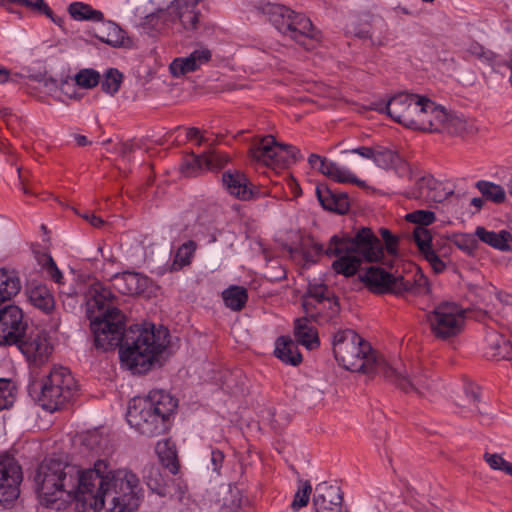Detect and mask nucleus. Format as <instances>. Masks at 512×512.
<instances>
[{
    "label": "nucleus",
    "mask_w": 512,
    "mask_h": 512,
    "mask_svg": "<svg viewBox=\"0 0 512 512\" xmlns=\"http://www.w3.org/2000/svg\"><path fill=\"white\" fill-rule=\"evenodd\" d=\"M42 502L60 509L73 501L89 503L94 512H134L143 499L144 489L131 469H113L106 460L81 470L58 460H45L35 475Z\"/></svg>",
    "instance_id": "obj_1"
},
{
    "label": "nucleus",
    "mask_w": 512,
    "mask_h": 512,
    "mask_svg": "<svg viewBox=\"0 0 512 512\" xmlns=\"http://www.w3.org/2000/svg\"><path fill=\"white\" fill-rule=\"evenodd\" d=\"M333 353L336 361L344 369L352 372L378 373L394 380L406 392L423 394V377L410 378L403 366H390L383 359H376L371 347L355 331L346 329L335 333Z\"/></svg>",
    "instance_id": "obj_2"
},
{
    "label": "nucleus",
    "mask_w": 512,
    "mask_h": 512,
    "mask_svg": "<svg viewBox=\"0 0 512 512\" xmlns=\"http://www.w3.org/2000/svg\"><path fill=\"white\" fill-rule=\"evenodd\" d=\"M311 250H302L303 259L309 263L315 261V256L325 254L336 257L332 262V270L345 277L354 276L363 261H384V247L376 235L368 228H362L354 237L346 234L333 235L327 246L311 242Z\"/></svg>",
    "instance_id": "obj_3"
},
{
    "label": "nucleus",
    "mask_w": 512,
    "mask_h": 512,
    "mask_svg": "<svg viewBox=\"0 0 512 512\" xmlns=\"http://www.w3.org/2000/svg\"><path fill=\"white\" fill-rule=\"evenodd\" d=\"M168 330L152 323L131 326L120 346L121 365L133 374H144L167 357Z\"/></svg>",
    "instance_id": "obj_4"
},
{
    "label": "nucleus",
    "mask_w": 512,
    "mask_h": 512,
    "mask_svg": "<svg viewBox=\"0 0 512 512\" xmlns=\"http://www.w3.org/2000/svg\"><path fill=\"white\" fill-rule=\"evenodd\" d=\"M176 408L177 400L172 395L163 390H153L145 397L132 399L126 418L135 431L155 436L165 431Z\"/></svg>",
    "instance_id": "obj_5"
},
{
    "label": "nucleus",
    "mask_w": 512,
    "mask_h": 512,
    "mask_svg": "<svg viewBox=\"0 0 512 512\" xmlns=\"http://www.w3.org/2000/svg\"><path fill=\"white\" fill-rule=\"evenodd\" d=\"M76 391L77 383L69 369L54 366L43 378L37 399L43 409L54 412L62 409L73 398Z\"/></svg>",
    "instance_id": "obj_6"
},
{
    "label": "nucleus",
    "mask_w": 512,
    "mask_h": 512,
    "mask_svg": "<svg viewBox=\"0 0 512 512\" xmlns=\"http://www.w3.org/2000/svg\"><path fill=\"white\" fill-rule=\"evenodd\" d=\"M199 0H151L152 8L147 19L156 17L164 24L191 30L199 20L197 4Z\"/></svg>",
    "instance_id": "obj_7"
},
{
    "label": "nucleus",
    "mask_w": 512,
    "mask_h": 512,
    "mask_svg": "<svg viewBox=\"0 0 512 512\" xmlns=\"http://www.w3.org/2000/svg\"><path fill=\"white\" fill-rule=\"evenodd\" d=\"M361 282L373 293H392L402 295L405 292L426 293L429 291L426 277L420 275L413 287L409 281L404 280L401 275H395L376 266H371L359 276Z\"/></svg>",
    "instance_id": "obj_8"
},
{
    "label": "nucleus",
    "mask_w": 512,
    "mask_h": 512,
    "mask_svg": "<svg viewBox=\"0 0 512 512\" xmlns=\"http://www.w3.org/2000/svg\"><path fill=\"white\" fill-rule=\"evenodd\" d=\"M421 104L414 129L448 133H460L464 130L465 122L461 117L449 113L442 106L424 96H422Z\"/></svg>",
    "instance_id": "obj_9"
},
{
    "label": "nucleus",
    "mask_w": 512,
    "mask_h": 512,
    "mask_svg": "<svg viewBox=\"0 0 512 512\" xmlns=\"http://www.w3.org/2000/svg\"><path fill=\"white\" fill-rule=\"evenodd\" d=\"M269 13L270 21L275 28L300 44L306 45V39H318V32L306 16L295 13L282 5L271 6Z\"/></svg>",
    "instance_id": "obj_10"
},
{
    "label": "nucleus",
    "mask_w": 512,
    "mask_h": 512,
    "mask_svg": "<svg viewBox=\"0 0 512 512\" xmlns=\"http://www.w3.org/2000/svg\"><path fill=\"white\" fill-rule=\"evenodd\" d=\"M465 319V309L454 302H442L427 315L431 332L439 339H449L460 334Z\"/></svg>",
    "instance_id": "obj_11"
},
{
    "label": "nucleus",
    "mask_w": 512,
    "mask_h": 512,
    "mask_svg": "<svg viewBox=\"0 0 512 512\" xmlns=\"http://www.w3.org/2000/svg\"><path fill=\"white\" fill-rule=\"evenodd\" d=\"M250 156L259 164L283 168L297 160L298 151L291 146L278 143L273 136L267 135L253 144Z\"/></svg>",
    "instance_id": "obj_12"
},
{
    "label": "nucleus",
    "mask_w": 512,
    "mask_h": 512,
    "mask_svg": "<svg viewBox=\"0 0 512 512\" xmlns=\"http://www.w3.org/2000/svg\"><path fill=\"white\" fill-rule=\"evenodd\" d=\"M91 330L95 344L103 350H109L119 345L124 338V316L119 310H108L106 316L92 318Z\"/></svg>",
    "instance_id": "obj_13"
},
{
    "label": "nucleus",
    "mask_w": 512,
    "mask_h": 512,
    "mask_svg": "<svg viewBox=\"0 0 512 512\" xmlns=\"http://www.w3.org/2000/svg\"><path fill=\"white\" fill-rule=\"evenodd\" d=\"M26 327L24 313L19 306L10 304L0 309V345L18 344Z\"/></svg>",
    "instance_id": "obj_14"
},
{
    "label": "nucleus",
    "mask_w": 512,
    "mask_h": 512,
    "mask_svg": "<svg viewBox=\"0 0 512 512\" xmlns=\"http://www.w3.org/2000/svg\"><path fill=\"white\" fill-rule=\"evenodd\" d=\"M421 99V95L400 93L387 102L385 111L396 122L414 129L417 115H412L411 110H415L419 114L422 105Z\"/></svg>",
    "instance_id": "obj_15"
},
{
    "label": "nucleus",
    "mask_w": 512,
    "mask_h": 512,
    "mask_svg": "<svg viewBox=\"0 0 512 512\" xmlns=\"http://www.w3.org/2000/svg\"><path fill=\"white\" fill-rule=\"evenodd\" d=\"M18 344L20 351L26 359L35 365L45 363L54 350V344L49 334L39 330L31 331Z\"/></svg>",
    "instance_id": "obj_16"
},
{
    "label": "nucleus",
    "mask_w": 512,
    "mask_h": 512,
    "mask_svg": "<svg viewBox=\"0 0 512 512\" xmlns=\"http://www.w3.org/2000/svg\"><path fill=\"white\" fill-rule=\"evenodd\" d=\"M22 471L18 463L9 457L0 459V504L11 503L19 496Z\"/></svg>",
    "instance_id": "obj_17"
},
{
    "label": "nucleus",
    "mask_w": 512,
    "mask_h": 512,
    "mask_svg": "<svg viewBox=\"0 0 512 512\" xmlns=\"http://www.w3.org/2000/svg\"><path fill=\"white\" fill-rule=\"evenodd\" d=\"M308 162L312 169L319 171L324 176L338 183H353L359 187H365L366 183L360 180L348 167L342 166L332 160L311 154Z\"/></svg>",
    "instance_id": "obj_18"
},
{
    "label": "nucleus",
    "mask_w": 512,
    "mask_h": 512,
    "mask_svg": "<svg viewBox=\"0 0 512 512\" xmlns=\"http://www.w3.org/2000/svg\"><path fill=\"white\" fill-rule=\"evenodd\" d=\"M86 310L90 320L106 316L108 310H118L113 301L115 296L99 282L90 285L85 293Z\"/></svg>",
    "instance_id": "obj_19"
},
{
    "label": "nucleus",
    "mask_w": 512,
    "mask_h": 512,
    "mask_svg": "<svg viewBox=\"0 0 512 512\" xmlns=\"http://www.w3.org/2000/svg\"><path fill=\"white\" fill-rule=\"evenodd\" d=\"M453 193L451 185L436 180L432 176H424L416 184V188L407 192L412 199H419L426 202H443Z\"/></svg>",
    "instance_id": "obj_20"
},
{
    "label": "nucleus",
    "mask_w": 512,
    "mask_h": 512,
    "mask_svg": "<svg viewBox=\"0 0 512 512\" xmlns=\"http://www.w3.org/2000/svg\"><path fill=\"white\" fill-rule=\"evenodd\" d=\"M114 287L125 295H144L150 297L154 286L151 280L137 272L126 271L112 277Z\"/></svg>",
    "instance_id": "obj_21"
},
{
    "label": "nucleus",
    "mask_w": 512,
    "mask_h": 512,
    "mask_svg": "<svg viewBox=\"0 0 512 512\" xmlns=\"http://www.w3.org/2000/svg\"><path fill=\"white\" fill-rule=\"evenodd\" d=\"M373 163L380 169L392 170L399 178L410 179L413 175L411 166L393 150L376 145Z\"/></svg>",
    "instance_id": "obj_22"
},
{
    "label": "nucleus",
    "mask_w": 512,
    "mask_h": 512,
    "mask_svg": "<svg viewBox=\"0 0 512 512\" xmlns=\"http://www.w3.org/2000/svg\"><path fill=\"white\" fill-rule=\"evenodd\" d=\"M313 505L316 512H345L339 487L325 482L316 486Z\"/></svg>",
    "instance_id": "obj_23"
},
{
    "label": "nucleus",
    "mask_w": 512,
    "mask_h": 512,
    "mask_svg": "<svg viewBox=\"0 0 512 512\" xmlns=\"http://www.w3.org/2000/svg\"><path fill=\"white\" fill-rule=\"evenodd\" d=\"M228 161L229 157L227 155L211 151L201 156L190 157L183 163L181 170L185 176L191 177L205 170L219 168Z\"/></svg>",
    "instance_id": "obj_24"
},
{
    "label": "nucleus",
    "mask_w": 512,
    "mask_h": 512,
    "mask_svg": "<svg viewBox=\"0 0 512 512\" xmlns=\"http://www.w3.org/2000/svg\"><path fill=\"white\" fill-rule=\"evenodd\" d=\"M210 59V50L201 47L195 49L186 57L174 59L169 66V70L174 77H181L199 69L201 66L208 63Z\"/></svg>",
    "instance_id": "obj_25"
},
{
    "label": "nucleus",
    "mask_w": 512,
    "mask_h": 512,
    "mask_svg": "<svg viewBox=\"0 0 512 512\" xmlns=\"http://www.w3.org/2000/svg\"><path fill=\"white\" fill-rule=\"evenodd\" d=\"M25 294L30 304L43 313L50 314L54 311L56 307L55 298L46 285L31 281L26 286Z\"/></svg>",
    "instance_id": "obj_26"
},
{
    "label": "nucleus",
    "mask_w": 512,
    "mask_h": 512,
    "mask_svg": "<svg viewBox=\"0 0 512 512\" xmlns=\"http://www.w3.org/2000/svg\"><path fill=\"white\" fill-rule=\"evenodd\" d=\"M222 180L226 190L239 199L249 200L255 195L246 176L239 171H228L224 173Z\"/></svg>",
    "instance_id": "obj_27"
},
{
    "label": "nucleus",
    "mask_w": 512,
    "mask_h": 512,
    "mask_svg": "<svg viewBox=\"0 0 512 512\" xmlns=\"http://www.w3.org/2000/svg\"><path fill=\"white\" fill-rule=\"evenodd\" d=\"M96 37L113 47L129 45V39L126 37L125 32L116 23L111 21H101V24L96 28Z\"/></svg>",
    "instance_id": "obj_28"
},
{
    "label": "nucleus",
    "mask_w": 512,
    "mask_h": 512,
    "mask_svg": "<svg viewBox=\"0 0 512 512\" xmlns=\"http://www.w3.org/2000/svg\"><path fill=\"white\" fill-rule=\"evenodd\" d=\"M316 193L321 205L327 210L343 214L349 208L348 197L345 194H335L326 186H318Z\"/></svg>",
    "instance_id": "obj_29"
},
{
    "label": "nucleus",
    "mask_w": 512,
    "mask_h": 512,
    "mask_svg": "<svg viewBox=\"0 0 512 512\" xmlns=\"http://www.w3.org/2000/svg\"><path fill=\"white\" fill-rule=\"evenodd\" d=\"M21 290V281L12 270L0 268V305L13 299Z\"/></svg>",
    "instance_id": "obj_30"
},
{
    "label": "nucleus",
    "mask_w": 512,
    "mask_h": 512,
    "mask_svg": "<svg viewBox=\"0 0 512 512\" xmlns=\"http://www.w3.org/2000/svg\"><path fill=\"white\" fill-rule=\"evenodd\" d=\"M475 235L479 238V240L495 249L501 251L510 250V241L512 236L506 230L495 232L486 230L484 227H477L475 230Z\"/></svg>",
    "instance_id": "obj_31"
},
{
    "label": "nucleus",
    "mask_w": 512,
    "mask_h": 512,
    "mask_svg": "<svg viewBox=\"0 0 512 512\" xmlns=\"http://www.w3.org/2000/svg\"><path fill=\"white\" fill-rule=\"evenodd\" d=\"M294 334L297 340L309 350L317 348L320 344L317 331L306 318L296 320Z\"/></svg>",
    "instance_id": "obj_32"
},
{
    "label": "nucleus",
    "mask_w": 512,
    "mask_h": 512,
    "mask_svg": "<svg viewBox=\"0 0 512 512\" xmlns=\"http://www.w3.org/2000/svg\"><path fill=\"white\" fill-rule=\"evenodd\" d=\"M275 355L282 362L291 365H298L302 361L297 346L289 337H279L275 343Z\"/></svg>",
    "instance_id": "obj_33"
},
{
    "label": "nucleus",
    "mask_w": 512,
    "mask_h": 512,
    "mask_svg": "<svg viewBox=\"0 0 512 512\" xmlns=\"http://www.w3.org/2000/svg\"><path fill=\"white\" fill-rule=\"evenodd\" d=\"M487 355L497 359H512V343L498 333H490L487 338Z\"/></svg>",
    "instance_id": "obj_34"
},
{
    "label": "nucleus",
    "mask_w": 512,
    "mask_h": 512,
    "mask_svg": "<svg viewBox=\"0 0 512 512\" xmlns=\"http://www.w3.org/2000/svg\"><path fill=\"white\" fill-rule=\"evenodd\" d=\"M68 13L75 21L101 22L103 20V13L100 10L83 2L71 3L68 6Z\"/></svg>",
    "instance_id": "obj_35"
},
{
    "label": "nucleus",
    "mask_w": 512,
    "mask_h": 512,
    "mask_svg": "<svg viewBox=\"0 0 512 512\" xmlns=\"http://www.w3.org/2000/svg\"><path fill=\"white\" fill-rule=\"evenodd\" d=\"M196 250V245L192 241H187L178 247L176 250L173 260L169 264V270L179 271L185 266L190 265L192 258Z\"/></svg>",
    "instance_id": "obj_36"
},
{
    "label": "nucleus",
    "mask_w": 512,
    "mask_h": 512,
    "mask_svg": "<svg viewBox=\"0 0 512 512\" xmlns=\"http://www.w3.org/2000/svg\"><path fill=\"white\" fill-rule=\"evenodd\" d=\"M224 304L232 310H240L247 301L246 289L240 286H231L223 291Z\"/></svg>",
    "instance_id": "obj_37"
},
{
    "label": "nucleus",
    "mask_w": 512,
    "mask_h": 512,
    "mask_svg": "<svg viewBox=\"0 0 512 512\" xmlns=\"http://www.w3.org/2000/svg\"><path fill=\"white\" fill-rule=\"evenodd\" d=\"M476 187L487 199L496 203H501L506 198V193L503 187L489 181H478Z\"/></svg>",
    "instance_id": "obj_38"
},
{
    "label": "nucleus",
    "mask_w": 512,
    "mask_h": 512,
    "mask_svg": "<svg viewBox=\"0 0 512 512\" xmlns=\"http://www.w3.org/2000/svg\"><path fill=\"white\" fill-rule=\"evenodd\" d=\"M155 452L160 462L166 466L171 467L174 465L176 458V451L173 443L167 439L160 440L156 443Z\"/></svg>",
    "instance_id": "obj_39"
},
{
    "label": "nucleus",
    "mask_w": 512,
    "mask_h": 512,
    "mask_svg": "<svg viewBox=\"0 0 512 512\" xmlns=\"http://www.w3.org/2000/svg\"><path fill=\"white\" fill-rule=\"evenodd\" d=\"M75 83L83 89H91L100 82V74L90 68L82 69L74 76Z\"/></svg>",
    "instance_id": "obj_40"
},
{
    "label": "nucleus",
    "mask_w": 512,
    "mask_h": 512,
    "mask_svg": "<svg viewBox=\"0 0 512 512\" xmlns=\"http://www.w3.org/2000/svg\"><path fill=\"white\" fill-rule=\"evenodd\" d=\"M15 398V385L8 379L0 378V410L11 407Z\"/></svg>",
    "instance_id": "obj_41"
},
{
    "label": "nucleus",
    "mask_w": 512,
    "mask_h": 512,
    "mask_svg": "<svg viewBox=\"0 0 512 512\" xmlns=\"http://www.w3.org/2000/svg\"><path fill=\"white\" fill-rule=\"evenodd\" d=\"M405 220L416 225L424 227L431 225L436 220V215L431 210H415L405 215Z\"/></svg>",
    "instance_id": "obj_42"
},
{
    "label": "nucleus",
    "mask_w": 512,
    "mask_h": 512,
    "mask_svg": "<svg viewBox=\"0 0 512 512\" xmlns=\"http://www.w3.org/2000/svg\"><path fill=\"white\" fill-rule=\"evenodd\" d=\"M122 83V75L116 69H109L102 80V89L104 92L113 95L115 94Z\"/></svg>",
    "instance_id": "obj_43"
},
{
    "label": "nucleus",
    "mask_w": 512,
    "mask_h": 512,
    "mask_svg": "<svg viewBox=\"0 0 512 512\" xmlns=\"http://www.w3.org/2000/svg\"><path fill=\"white\" fill-rule=\"evenodd\" d=\"M311 491L312 487L307 481H302L300 483L291 503V507L294 511H297L308 504Z\"/></svg>",
    "instance_id": "obj_44"
},
{
    "label": "nucleus",
    "mask_w": 512,
    "mask_h": 512,
    "mask_svg": "<svg viewBox=\"0 0 512 512\" xmlns=\"http://www.w3.org/2000/svg\"><path fill=\"white\" fill-rule=\"evenodd\" d=\"M12 5L24 6L32 11L41 12L46 8L44 0H0V6L12 11Z\"/></svg>",
    "instance_id": "obj_45"
},
{
    "label": "nucleus",
    "mask_w": 512,
    "mask_h": 512,
    "mask_svg": "<svg viewBox=\"0 0 512 512\" xmlns=\"http://www.w3.org/2000/svg\"><path fill=\"white\" fill-rule=\"evenodd\" d=\"M413 237L422 255L432 250V236L428 229L424 227H416L413 232Z\"/></svg>",
    "instance_id": "obj_46"
},
{
    "label": "nucleus",
    "mask_w": 512,
    "mask_h": 512,
    "mask_svg": "<svg viewBox=\"0 0 512 512\" xmlns=\"http://www.w3.org/2000/svg\"><path fill=\"white\" fill-rule=\"evenodd\" d=\"M484 459L492 469L500 470L507 474L512 473V464L506 461L501 455L486 453Z\"/></svg>",
    "instance_id": "obj_47"
},
{
    "label": "nucleus",
    "mask_w": 512,
    "mask_h": 512,
    "mask_svg": "<svg viewBox=\"0 0 512 512\" xmlns=\"http://www.w3.org/2000/svg\"><path fill=\"white\" fill-rule=\"evenodd\" d=\"M467 51L469 54L477 57L478 59L482 60L483 62L488 63L489 65L494 66L497 62V56L494 55L491 51L485 50L481 45L477 43L471 44Z\"/></svg>",
    "instance_id": "obj_48"
},
{
    "label": "nucleus",
    "mask_w": 512,
    "mask_h": 512,
    "mask_svg": "<svg viewBox=\"0 0 512 512\" xmlns=\"http://www.w3.org/2000/svg\"><path fill=\"white\" fill-rule=\"evenodd\" d=\"M42 266H43V269L45 270V272L47 273V275L55 283H57L59 286L64 283L63 282L64 277H63L62 272L58 269V267L56 266V263L50 256L44 257V262H43Z\"/></svg>",
    "instance_id": "obj_49"
},
{
    "label": "nucleus",
    "mask_w": 512,
    "mask_h": 512,
    "mask_svg": "<svg viewBox=\"0 0 512 512\" xmlns=\"http://www.w3.org/2000/svg\"><path fill=\"white\" fill-rule=\"evenodd\" d=\"M327 291V288L323 284H315L310 285L307 297L303 301V306L305 310L308 311V305L310 304V300H315L317 302H320L325 298V293Z\"/></svg>",
    "instance_id": "obj_50"
},
{
    "label": "nucleus",
    "mask_w": 512,
    "mask_h": 512,
    "mask_svg": "<svg viewBox=\"0 0 512 512\" xmlns=\"http://www.w3.org/2000/svg\"><path fill=\"white\" fill-rule=\"evenodd\" d=\"M380 235L384 240L386 253L392 257H396L398 255L397 243L398 239L393 236L389 230L381 229Z\"/></svg>",
    "instance_id": "obj_51"
},
{
    "label": "nucleus",
    "mask_w": 512,
    "mask_h": 512,
    "mask_svg": "<svg viewBox=\"0 0 512 512\" xmlns=\"http://www.w3.org/2000/svg\"><path fill=\"white\" fill-rule=\"evenodd\" d=\"M423 256L425 260L430 264L432 270L435 273H442L445 270V263L438 257V255L433 250L423 254Z\"/></svg>",
    "instance_id": "obj_52"
},
{
    "label": "nucleus",
    "mask_w": 512,
    "mask_h": 512,
    "mask_svg": "<svg viewBox=\"0 0 512 512\" xmlns=\"http://www.w3.org/2000/svg\"><path fill=\"white\" fill-rule=\"evenodd\" d=\"M375 146H359L352 149L341 151L342 154H357L363 159L371 160L373 162Z\"/></svg>",
    "instance_id": "obj_53"
},
{
    "label": "nucleus",
    "mask_w": 512,
    "mask_h": 512,
    "mask_svg": "<svg viewBox=\"0 0 512 512\" xmlns=\"http://www.w3.org/2000/svg\"><path fill=\"white\" fill-rule=\"evenodd\" d=\"M455 243L461 250L468 253H471L476 246L475 241L471 235H461L456 239Z\"/></svg>",
    "instance_id": "obj_54"
},
{
    "label": "nucleus",
    "mask_w": 512,
    "mask_h": 512,
    "mask_svg": "<svg viewBox=\"0 0 512 512\" xmlns=\"http://www.w3.org/2000/svg\"><path fill=\"white\" fill-rule=\"evenodd\" d=\"M224 461V454L220 450H212L211 452V469L213 472L219 474Z\"/></svg>",
    "instance_id": "obj_55"
},
{
    "label": "nucleus",
    "mask_w": 512,
    "mask_h": 512,
    "mask_svg": "<svg viewBox=\"0 0 512 512\" xmlns=\"http://www.w3.org/2000/svg\"><path fill=\"white\" fill-rule=\"evenodd\" d=\"M40 13L45 14L54 24H56L60 27L63 26L64 19L60 16L54 15L47 4H46V8L42 9V11Z\"/></svg>",
    "instance_id": "obj_56"
},
{
    "label": "nucleus",
    "mask_w": 512,
    "mask_h": 512,
    "mask_svg": "<svg viewBox=\"0 0 512 512\" xmlns=\"http://www.w3.org/2000/svg\"><path fill=\"white\" fill-rule=\"evenodd\" d=\"M186 135L189 140H195L197 141L198 144L204 141L203 135L201 134V131L198 128H189L187 130Z\"/></svg>",
    "instance_id": "obj_57"
},
{
    "label": "nucleus",
    "mask_w": 512,
    "mask_h": 512,
    "mask_svg": "<svg viewBox=\"0 0 512 512\" xmlns=\"http://www.w3.org/2000/svg\"><path fill=\"white\" fill-rule=\"evenodd\" d=\"M82 217L84 219H86L91 225H93L94 227H100L103 225V220L101 218H99L98 216H96L95 214L93 213H85L82 215Z\"/></svg>",
    "instance_id": "obj_58"
},
{
    "label": "nucleus",
    "mask_w": 512,
    "mask_h": 512,
    "mask_svg": "<svg viewBox=\"0 0 512 512\" xmlns=\"http://www.w3.org/2000/svg\"><path fill=\"white\" fill-rule=\"evenodd\" d=\"M152 472H153V473H155L156 478H155L154 483H153V480H152L150 477H148V478H147V485H148L152 490H157V491H158V493H160L159 488H160V484H161V483H160V482H161V476H160V474L158 473V471H157V470H152Z\"/></svg>",
    "instance_id": "obj_59"
},
{
    "label": "nucleus",
    "mask_w": 512,
    "mask_h": 512,
    "mask_svg": "<svg viewBox=\"0 0 512 512\" xmlns=\"http://www.w3.org/2000/svg\"><path fill=\"white\" fill-rule=\"evenodd\" d=\"M9 80V71L0 65V84H3Z\"/></svg>",
    "instance_id": "obj_60"
},
{
    "label": "nucleus",
    "mask_w": 512,
    "mask_h": 512,
    "mask_svg": "<svg viewBox=\"0 0 512 512\" xmlns=\"http://www.w3.org/2000/svg\"><path fill=\"white\" fill-rule=\"evenodd\" d=\"M466 396H467L469 403L476 404L478 396L475 391L467 392Z\"/></svg>",
    "instance_id": "obj_61"
},
{
    "label": "nucleus",
    "mask_w": 512,
    "mask_h": 512,
    "mask_svg": "<svg viewBox=\"0 0 512 512\" xmlns=\"http://www.w3.org/2000/svg\"><path fill=\"white\" fill-rule=\"evenodd\" d=\"M70 88H71V85L68 82H63L61 84V91L64 94L68 95L69 97H72V94H70L69 91H68Z\"/></svg>",
    "instance_id": "obj_62"
},
{
    "label": "nucleus",
    "mask_w": 512,
    "mask_h": 512,
    "mask_svg": "<svg viewBox=\"0 0 512 512\" xmlns=\"http://www.w3.org/2000/svg\"><path fill=\"white\" fill-rule=\"evenodd\" d=\"M75 139H76L77 144L80 146H84L87 144V139L83 135H78V136H76Z\"/></svg>",
    "instance_id": "obj_63"
},
{
    "label": "nucleus",
    "mask_w": 512,
    "mask_h": 512,
    "mask_svg": "<svg viewBox=\"0 0 512 512\" xmlns=\"http://www.w3.org/2000/svg\"><path fill=\"white\" fill-rule=\"evenodd\" d=\"M482 203H483V201H482V199H480V198H473V199H472V204H473L475 207H477V208H481V207H482Z\"/></svg>",
    "instance_id": "obj_64"
}]
</instances>
